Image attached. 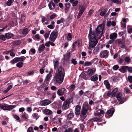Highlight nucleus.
<instances>
[{"label":"nucleus","mask_w":132,"mask_h":132,"mask_svg":"<svg viewBox=\"0 0 132 132\" xmlns=\"http://www.w3.org/2000/svg\"><path fill=\"white\" fill-rule=\"evenodd\" d=\"M44 113L46 114L49 115L51 114L52 113V111L50 110H48L47 109H45L44 110Z\"/></svg>","instance_id":"obj_42"},{"label":"nucleus","mask_w":132,"mask_h":132,"mask_svg":"<svg viewBox=\"0 0 132 132\" xmlns=\"http://www.w3.org/2000/svg\"><path fill=\"white\" fill-rule=\"evenodd\" d=\"M88 110L81 109V113H80L81 117H86Z\"/></svg>","instance_id":"obj_22"},{"label":"nucleus","mask_w":132,"mask_h":132,"mask_svg":"<svg viewBox=\"0 0 132 132\" xmlns=\"http://www.w3.org/2000/svg\"><path fill=\"white\" fill-rule=\"evenodd\" d=\"M13 116L14 118V119H15L17 121L19 122L20 123H21V119H20V118L19 116L16 114L13 115Z\"/></svg>","instance_id":"obj_37"},{"label":"nucleus","mask_w":132,"mask_h":132,"mask_svg":"<svg viewBox=\"0 0 132 132\" xmlns=\"http://www.w3.org/2000/svg\"><path fill=\"white\" fill-rule=\"evenodd\" d=\"M104 111L100 109L98 110L97 113H95V116L100 117L102 116V115L104 114Z\"/></svg>","instance_id":"obj_17"},{"label":"nucleus","mask_w":132,"mask_h":132,"mask_svg":"<svg viewBox=\"0 0 132 132\" xmlns=\"http://www.w3.org/2000/svg\"><path fill=\"white\" fill-rule=\"evenodd\" d=\"M25 16L23 15H21L20 19L19 21L20 23H22L25 21Z\"/></svg>","instance_id":"obj_34"},{"label":"nucleus","mask_w":132,"mask_h":132,"mask_svg":"<svg viewBox=\"0 0 132 132\" xmlns=\"http://www.w3.org/2000/svg\"><path fill=\"white\" fill-rule=\"evenodd\" d=\"M75 88V86L73 84H72L70 86V89L72 91H73L74 90Z\"/></svg>","instance_id":"obj_62"},{"label":"nucleus","mask_w":132,"mask_h":132,"mask_svg":"<svg viewBox=\"0 0 132 132\" xmlns=\"http://www.w3.org/2000/svg\"><path fill=\"white\" fill-rule=\"evenodd\" d=\"M127 70H128V72L130 73H132V67H129L128 66V68H127Z\"/></svg>","instance_id":"obj_64"},{"label":"nucleus","mask_w":132,"mask_h":132,"mask_svg":"<svg viewBox=\"0 0 132 132\" xmlns=\"http://www.w3.org/2000/svg\"><path fill=\"white\" fill-rule=\"evenodd\" d=\"M90 77V76L85 73L84 72H82L81 73V77L83 78V79L85 80H88L89 79Z\"/></svg>","instance_id":"obj_12"},{"label":"nucleus","mask_w":132,"mask_h":132,"mask_svg":"<svg viewBox=\"0 0 132 132\" xmlns=\"http://www.w3.org/2000/svg\"><path fill=\"white\" fill-rule=\"evenodd\" d=\"M105 22L103 21L102 23L100 24L96 29V33H103L104 32V31L105 29Z\"/></svg>","instance_id":"obj_3"},{"label":"nucleus","mask_w":132,"mask_h":132,"mask_svg":"<svg viewBox=\"0 0 132 132\" xmlns=\"http://www.w3.org/2000/svg\"><path fill=\"white\" fill-rule=\"evenodd\" d=\"M50 82V80H45L44 83L42 84V85L40 86V87L43 88L48 85Z\"/></svg>","instance_id":"obj_28"},{"label":"nucleus","mask_w":132,"mask_h":132,"mask_svg":"<svg viewBox=\"0 0 132 132\" xmlns=\"http://www.w3.org/2000/svg\"><path fill=\"white\" fill-rule=\"evenodd\" d=\"M73 101V97H71L66 100L64 102L67 103H70Z\"/></svg>","instance_id":"obj_36"},{"label":"nucleus","mask_w":132,"mask_h":132,"mask_svg":"<svg viewBox=\"0 0 132 132\" xmlns=\"http://www.w3.org/2000/svg\"><path fill=\"white\" fill-rule=\"evenodd\" d=\"M127 31L128 33L132 32V26H128L127 27Z\"/></svg>","instance_id":"obj_47"},{"label":"nucleus","mask_w":132,"mask_h":132,"mask_svg":"<svg viewBox=\"0 0 132 132\" xmlns=\"http://www.w3.org/2000/svg\"><path fill=\"white\" fill-rule=\"evenodd\" d=\"M114 109L113 108H112L107 111L106 112L105 114V115L107 118H109L110 117L112 116L114 113Z\"/></svg>","instance_id":"obj_6"},{"label":"nucleus","mask_w":132,"mask_h":132,"mask_svg":"<svg viewBox=\"0 0 132 132\" xmlns=\"http://www.w3.org/2000/svg\"><path fill=\"white\" fill-rule=\"evenodd\" d=\"M109 53L107 50H105L102 51L100 53V56L101 58H106L108 56Z\"/></svg>","instance_id":"obj_9"},{"label":"nucleus","mask_w":132,"mask_h":132,"mask_svg":"<svg viewBox=\"0 0 132 132\" xmlns=\"http://www.w3.org/2000/svg\"><path fill=\"white\" fill-rule=\"evenodd\" d=\"M5 36L7 39L11 38L15 39L16 38L15 36H14L12 34H5Z\"/></svg>","instance_id":"obj_19"},{"label":"nucleus","mask_w":132,"mask_h":132,"mask_svg":"<svg viewBox=\"0 0 132 132\" xmlns=\"http://www.w3.org/2000/svg\"><path fill=\"white\" fill-rule=\"evenodd\" d=\"M51 76L52 75H50L49 74L47 75L46 78H45V81H50Z\"/></svg>","instance_id":"obj_54"},{"label":"nucleus","mask_w":132,"mask_h":132,"mask_svg":"<svg viewBox=\"0 0 132 132\" xmlns=\"http://www.w3.org/2000/svg\"><path fill=\"white\" fill-rule=\"evenodd\" d=\"M7 105L6 104H0V109L5 110V109H6Z\"/></svg>","instance_id":"obj_30"},{"label":"nucleus","mask_w":132,"mask_h":132,"mask_svg":"<svg viewBox=\"0 0 132 132\" xmlns=\"http://www.w3.org/2000/svg\"><path fill=\"white\" fill-rule=\"evenodd\" d=\"M30 30L31 29L30 27L24 28L22 29V33H28Z\"/></svg>","instance_id":"obj_29"},{"label":"nucleus","mask_w":132,"mask_h":132,"mask_svg":"<svg viewBox=\"0 0 132 132\" xmlns=\"http://www.w3.org/2000/svg\"><path fill=\"white\" fill-rule=\"evenodd\" d=\"M6 38L5 37V36L4 35H1L0 36V39L4 41L5 40Z\"/></svg>","instance_id":"obj_60"},{"label":"nucleus","mask_w":132,"mask_h":132,"mask_svg":"<svg viewBox=\"0 0 132 132\" xmlns=\"http://www.w3.org/2000/svg\"><path fill=\"white\" fill-rule=\"evenodd\" d=\"M80 106L78 105L75 108V114L77 116L79 115L80 113Z\"/></svg>","instance_id":"obj_16"},{"label":"nucleus","mask_w":132,"mask_h":132,"mask_svg":"<svg viewBox=\"0 0 132 132\" xmlns=\"http://www.w3.org/2000/svg\"><path fill=\"white\" fill-rule=\"evenodd\" d=\"M101 121V118H97L96 117H94L92 119H90L88 120L87 122V124L86 125L87 127H88L89 125H94L93 123L94 121Z\"/></svg>","instance_id":"obj_4"},{"label":"nucleus","mask_w":132,"mask_h":132,"mask_svg":"<svg viewBox=\"0 0 132 132\" xmlns=\"http://www.w3.org/2000/svg\"><path fill=\"white\" fill-rule=\"evenodd\" d=\"M58 70V74L56 76H64L65 75V71L64 69L61 66H59L58 67L57 69Z\"/></svg>","instance_id":"obj_7"},{"label":"nucleus","mask_w":132,"mask_h":132,"mask_svg":"<svg viewBox=\"0 0 132 132\" xmlns=\"http://www.w3.org/2000/svg\"><path fill=\"white\" fill-rule=\"evenodd\" d=\"M15 58L17 59L19 61L21 62H23L26 59V57L24 56H21L20 57H16Z\"/></svg>","instance_id":"obj_35"},{"label":"nucleus","mask_w":132,"mask_h":132,"mask_svg":"<svg viewBox=\"0 0 132 132\" xmlns=\"http://www.w3.org/2000/svg\"><path fill=\"white\" fill-rule=\"evenodd\" d=\"M65 10L67 11L69 8L70 7V4L69 3H67L65 4Z\"/></svg>","instance_id":"obj_40"},{"label":"nucleus","mask_w":132,"mask_h":132,"mask_svg":"<svg viewBox=\"0 0 132 132\" xmlns=\"http://www.w3.org/2000/svg\"><path fill=\"white\" fill-rule=\"evenodd\" d=\"M57 34H51L50 39V41L54 42L57 37Z\"/></svg>","instance_id":"obj_15"},{"label":"nucleus","mask_w":132,"mask_h":132,"mask_svg":"<svg viewBox=\"0 0 132 132\" xmlns=\"http://www.w3.org/2000/svg\"><path fill=\"white\" fill-rule=\"evenodd\" d=\"M128 80L130 83L132 84V76H129L128 77Z\"/></svg>","instance_id":"obj_59"},{"label":"nucleus","mask_w":132,"mask_h":132,"mask_svg":"<svg viewBox=\"0 0 132 132\" xmlns=\"http://www.w3.org/2000/svg\"><path fill=\"white\" fill-rule=\"evenodd\" d=\"M117 36V34H111L109 36L110 39L112 40L116 38Z\"/></svg>","instance_id":"obj_32"},{"label":"nucleus","mask_w":132,"mask_h":132,"mask_svg":"<svg viewBox=\"0 0 132 132\" xmlns=\"http://www.w3.org/2000/svg\"><path fill=\"white\" fill-rule=\"evenodd\" d=\"M20 44L21 41L19 40L15 41L14 42V44L15 45H19Z\"/></svg>","instance_id":"obj_58"},{"label":"nucleus","mask_w":132,"mask_h":132,"mask_svg":"<svg viewBox=\"0 0 132 132\" xmlns=\"http://www.w3.org/2000/svg\"><path fill=\"white\" fill-rule=\"evenodd\" d=\"M107 11L108 9L107 8H105L103 11H101L100 13V15L102 16H104L106 14Z\"/></svg>","instance_id":"obj_33"},{"label":"nucleus","mask_w":132,"mask_h":132,"mask_svg":"<svg viewBox=\"0 0 132 132\" xmlns=\"http://www.w3.org/2000/svg\"><path fill=\"white\" fill-rule=\"evenodd\" d=\"M70 53H68L66 54L65 56H64V60L67 61H69L68 60L70 57Z\"/></svg>","instance_id":"obj_39"},{"label":"nucleus","mask_w":132,"mask_h":132,"mask_svg":"<svg viewBox=\"0 0 132 132\" xmlns=\"http://www.w3.org/2000/svg\"><path fill=\"white\" fill-rule=\"evenodd\" d=\"M95 72V70L94 69L90 68L88 69L85 72V73L88 75L91 76L94 74Z\"/></svg>","instance_id":"obj_11"},{"label":"nucleus","mask_w":132,"mask_h":132,"mask_svg":"<svg viewBox=\"0 0 132 132\" xmlns=\"http://www.w3.org/2000/svg\"><path fill=\"white\" fill-rule=\"evenodd\" d=\"M57 16V15L54 13H53L51 15L50 18L51 19H53L55 17Z\"/></svg>","instance_id":"obj_63"},{"label":"nucleus","mask_w":132,"mask_h":132,"mask_svg":"<svg viewBox=\"0 0 132 132\" xmlns=\"http://www.w3.org/2000/svg\"><path fill=\"white\" fill-rule=\"evenodd\" d=\"M59 62L58 61H55L54 64V68L56 70V69L58 68V67L60 66H58ZM61 65H60V66Z\"/></svg>","instance_id":"obj_45"},{"label":"nucleus","mask_w":132,"mask_h":132,"mask_svg":"<svg viewBox=\"0 0 132 132\" xmlns=\"http://www.w3.org/2000/svg\"><path fill=\"white\" fill-rule=\"evenodd\" d=\"M103 34H89L88 38L89 40V47L93 48L97 43V40L101 37Z\"/></svg>","instance_id":"obj_1"},{"label":"nucleus","mask_w":132,"mask_h":132,"mask_svg":"<svg viewBox=\"0 0 132 132\" xmlns=\"http://www.w3.org/2000/svg\"><path fill=\"white\" fill-rule=\"evenodd\" d=\"M104 85L105 86L106 89H109L110 88V86L108 81L107 80H104Z\"/></svg>","instance_id":"obj_26"},{"label":"nucleus","mask_w":132,"mask_h":132,"mask_svg":"<svg viewBox=\"0 0 132 132\" xmlns=\"http://www.w3.org/2000/svg\"><path fill=\"white\" fill-rule=\"evenodd\" d=\"M64 36L67 40L70 41L72 39V36L71 34H65Z\"/></svg>","instance_id":"obj_23"},{"label":"nucleus","mask_w":132,"mask_h":132,"mask_svg":"<svg viewBox=\"0 0 132 132\" xmlns=\"http://www.w3.org/2000/svg\"><path fill=\"white\" fill-rule=\"evenodd\" d=\"M64 20V19L63 18H61L60 20H58L57 21L56 23L57 24H60L61 22L63 23V21Z\"/></svg>","instance_id":"obj_56"},{"label":"nucleus","mask_w":132,"mask_h":132,"mask_svg":"<svg viewBox=\"0 0 132 132\" xmlns=\"http://www.w3.org/2000/svg\"><path fill=\"white\" fill-rule=\"evenodd\" d=\"M87 96L89 98H93L94 97L93 93L89 90L85 92L84 95H83V96Z\"/></svg>","instance_id":"obj_10"},{"label":"nucleus","mask_w":132,"mask_h":132,"mask_svg":"<svg viewBox=\"0 0 132 132\" xmlns=\"http://www.w3.org/2000/svg\"><path fill=\"white\" fill-rule=\"evenodd\" d=\"M45 47V45L44 44H42L41 45V47H39L38 48V51L39 52H42L43 50L44 49Z\"/></svg>","instance_id":"obj_43"},{"label":"nucleus","mask_w":132,"mask_h":132,"mask_svg":"<svg viewBox=\"0 0 132 132\" xmlns=\"http://www.w3.org/2000/svg\"><path fill=\"white\" fill-rule=\"evenodd\" d=\"M92 65L91 62L88 61H86L84 63V66L85 67H88Z\"/></svg>","instance_id":"obj_55"},{"label":"nucleus","mask_w":132,"mask_h":132,"mask_svg":"<svg viewBox=\"0 0 132 132\" xmlns=\"http://www.w3.org/2000/svg\"><path fill=\"white\" fill-rule=\"evenodd\" d=\"M70 103L64 102L62 106V109L63 110H65L69 108V104Z\"/></svg>","instance_id":"obj_24"},{"label":"nucleus","mask_w":132,"mask_h":132,"mask_svg":"<svg viewBox=\"0 0 132 132\" xmlns=\"http://www.w3.org/2000/svg\"><path fill=\"white\" fill-rule=\"evenodd\" d=\"M71 63L74 65H76L78 63L77 61H76V59H72Z\"/></svg>","instance_id":"obj_57"},{"label":"nucleus","mask_w":132,"mask_h":132,"mask_svg":"<svg viewBox=\"0 0 132 132\" xmlns=\"http://www.w3.org/2000/svg\"><path fill=\"white\" fill-rule=\"evenodd\" d=\"M28 116L25 112H24L21 116V117L23 119L27 121L28 118Z\"/></svg>","instance_id":"obj_25"},{"label":"nucleus","mask_w":132,"mask_h":132,"mask_svg":"<svg viewBox=\"0 0 132 132\" xmlns=\"http://www.w3.org/2000/svg\"><path fill=\"white\" fill-rule=\"evenodd\" d=\"M73 117V114L72 111H70V112L68 115L67 118L68 119L70 120Z\"/></svg>","instance_id":"obj_31"},{"label":"nucleus","mask_w":132,"mask_h":132,"mask_svg":"<svg viewBox=\"0 0 132 132\" xmlns=\"http://www.w3.org/2000/svg\"><path fill=\"white\" fill-rule=\"evenodd\" d=\"M15 105H8L7 109H5V110L10 111L12 110L13 109L15 108Z\"/></svg>","instance_id":"obj_27"},{"label":"nucleus","mask_w":132,"mask_h":132,"mask_svg":"<svg viewBox=\"0 0 132 132\" xmlns=\"http://www.w3.org/2000/svg\"><path fill=\"white\" fill-rule=\"evenodd\" d=\"M51 103V101L50 100H46L43 102V104L44 105H47L50 104Z\"/></svg>","instance_id":"obj_41"},{"label":"nucleus","mask_w":132,"mask_h":132,"mask_svg":"<svg viewBox=\"0 0 132 132\" xmlns=\"http://www.w3.org/2000/svg\"><path fill=\"white\" fill-rule=\"evenodd\" d=\"M32 38H33L34 39L36 40V39H39L40 38L38 34H37L35 36H33Z\"/></svg>","instance_id":"obj_52"},{"label":"nucleus","mask_w":132,"mask_h":132,"mask_svg":"<svg viewBox=\"0 0 132 132\" xmlns=\"http://www.w3.org/2000/svg\"><path fill=\"white\" fill-rule=\"evenodd\" d=\"M89 104L87 102H86L84 103L82 107L81 110H88V106Z\"/></svg>","instance_id":"obj_21"},{"label":"nucleus","mask_w":132,"mask_h":132,"mask_svg":"<svg viewBox=\"0 0 132 132\" xmlns=\"http://www.w3.org/2000/svg\"><path fill=\"white\" fill-rule=\"evenodd\" d=\"M32 116L33 117L34 119H35L36 120H37L38 119L39 116L38 115V114L37 113H34L32 115Z\"/></svg>","instance_id":"obj_44"},{"label":"nucleus","mask_w":132,"mask_h":132,"mask_svg":"<svg viewBox=\"0 0 132 132\" xmlns=\"http://www.w3.org/2000/svg\"><path fill=\"white\" fill-rule=\"evenodd\" d=\"M128 66L127 65H123L121 66V68L119 69V71L122 73H125L127 72V69L128 68Z\"/></svg>","instance_id":"obj_14"},{"label":"nucleus","mask_w":132,"mask_h":132,"mask_svg":"<svg viewBox=\"0 0 132 132\" xmlns=\"http://www.w3.org/2000/svg\"><path fill=\"white\" fill-rule=\"evenodd\" d=\"M23 63V62H19L16 64V66L17 67L19 68H22V67Z\"/></svg>","instance_id":"obj_48"},{"label":"nucleus","mask_w":132,"mask_h":132,"mask_svg":"<svg viewBox=\"0 0 132 132\" xmlns=\"http://www.w3.org/2000/svg\"><path fill=\"white\" fill-rule=\"evenodd\" d=\"M14 0H8L6 4L8 6H10L11 5L12 3Z\"/></svg>","instance_id":"obj_51"},{"label":"nucleus","mask_w":132,"mask_h":132,"mask_svg":"<svg viewBox=\"0 0 132 132\" xmlns=\"http://www.w3.org/2000/svg\"><path fill=\"white\" fill-rule=\"evenodd\" d=\"M85 9L84 7L82 6L81 7L77 15V19H78L80 18V17L83 13Z\"/></svg>","instance_id":"obj_13"},{"label":"nucleus","mask_w":132,"mask_h":132,"mask_svg":"<svg viewBox=\"0 0 132 132\" xmlns=\"http://www.w3.org/2000/svg\"><path fill=\"white\" fill-rule=\"evenodd\" d=\"M98 61V59L97 58H95L91 60V63H94V64H96L97 62Z\"/></svg>","instance_id":"obj_53"},{"label":"nucleus","mask_w":132,"mask_h":132,"mask_svg":"<svg viewBox=\"0 0 132 132\" xmlns=\"http://www.w3.org/2000/svg\"><path fill=\"white\" fill-rule=\"evenodd\" d=\"M118 44L119 46V49L124 48L125 47V42L121 41L119 40L118 41Z\"/></svg>","instance_id":"obj_20"},{"label":"nucleus","mask_w":132,"mask_h":132,"mask_svg":"<svg viewBox=\"0 0 132 132\" xmlns=\"http://www.w3.org/2000/svg\"><path fill=\"white\" fill-rule=\"evenodd\" d=\"M89 79L92 81H96L98 79V76L97 74L91 76Z\"/></svg>","instance_id":"obj_18"},{"label":"nucleus","mask_w":132,"mask_h":132,"mask_svg":"<svg viewBox=\"0 0 132 132\" xmlns=\"http://www.w3.org/2000/svg\"><path fill=\"white\" fill-rule=\"evenodd\" d=\"M118 88H115L113 90L112 92L111 93L113 94L112 95V96L113 97H115L116 96V93L118 92Z\"/></svg>","instance_id":"obj_38"},{"label":"nucleus","mask_w":132,"mask_h":132,"mask_svg":"<svg viewBox=\"0 0 132 132\" xmlns=\"http://www.w3.org/2000/svg\"><path fill=\"white\" fill-rule=\"evenodd\" d=\"M40 29V27H37L35 28L34 30H32V33H36V32L38 31Z\"/></svg>","instance_id":"obj_50"},{"label":"nucleus","mask_w":132,"mask_h":132,"mask_svg":"<svg viewBox=\"0 0 132 132\" xmlns=\"http://www.w3.org/2000/svg\"><path fill=\"white\" fill-rule=\"evenodd\" d=\"M19 61L17 59L14 58V59L11 61V64H13Z\"/></svg>","instance_id":"obj_49"},{"label":"nucleus","mask_w":132,"mask_h":132,"mask_svg":"<svg viewBox=\"0 0 132 132\" xmlns=\"http://www.w3.org/2000/svg\"><path fill=\"white\" fill-rule=\"evenodd\" d=\"M67 92L66 89L64 88H62L58 89L56 92V94L59 96H62L64 95L65 92Z\"/></svg>","instance_id":"obj_8"},{"label":"nucleus","mask_w":132,"mask_h":132,"mask_svg":"<svg viewBox=\"0 0 132 132\" xmlns=\"http://www.w3.org/2000/svg\"><path fill=\"white\" fill-rule=\"evenodd\" d=\"M124 61L125 62L129 64L130 62V58L128 57H126L125 58Z\"/></svg>","instance_id":"obj_46"},{"label":"nucleus","mask_w":132,"mask_h":132,"mask_svg":"<svg viewBox=\"0 0 132 132\" xmlns=\"http://www.w3.org/2000/svg\"><path fill=\"white\" fill-rule=\"evenodd\" d=\"M119 66L117 65H115L113 67V69L114 70H116L118 69Z\"/></svg>","instance_id":"obj_61"},{"label":"nucleus","mask_w":132,"mask_h":132,"mask_svg":"<svg viewBox=\"0 0 132 132\" xmlns=\"http://www.w3.org/2000/svg\"><path fill=\"white\" fill-rule=\"evenodd\" d=\"M64 76H59L55 75L54 77V81L56 85H59L62 82Z\"/></svg>","instance_id":"obj_2"},{"label":"nucleus","mask_w":132,"mask_h":132,"mask_svg":"<svg viewBox=\"0 0 132 132\" xmlns=\"http://www.w3.org/2000/svg\"><path fill=\"white\" fill-rule=\"evenodd\" d=\"M117 97L118 100L119 102V104H121L125 101V100L122 97V93L121 92H119L117 94H116V97Z\"/></svg>","instance_id":"obj_5"}]
</instances>
